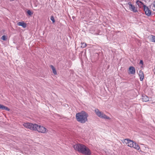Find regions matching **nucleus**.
<instances>
[{
	"mask_svg": "<svg viewBox=\"0 0 155 155\" xmlns=\"http://www.w3.org/2000/svg\"><path fill=\"white\" fill-rule=\"evenodd\" d=\"M23 125L25 127L27 128L38 132L39 133L46 134L48 131V130L44 127L36 124H32L28 122L25 123Z\"/></svg>",
	"mask_w": 155,
	"mask_h": 155,
	"instance_id": "nucleus-1",
	"label": "nucleus"
},
{
	"mask_svg": "<svg viewBox=\"0 0 155 155\" xmlns=\"http://www.w3.org/2000/svg\"><path fill=\"white\" fill-rule=\"evenodd\" d=\"M87 114L84 111H82L76 114V117L77 120L81 123H84L87 121Z\"/></svg>",
	"mask_w": 155,
	"mask_h": 155,
	"instance_id": "nucleus-2",
	"label": "nucleus"
},
{
	"mask_svg": "<svg viewBox=\"0 0 155 155\" xmlns=\"http://www.w3.org/2000/svg\"><path fill=\"white\" fill-rule=\"evenodd\" d=\"M122 142L124 144L127 145V146L131 148H134V149L139 150L140 149L139 146L135 142L128 138L122 140Z\"/></svg>",
	"mask_w": 155,
	"mask_h": 155,
	"instance_id": "nucleus-3",
	"label": "nucleus"
},
{
	"mask_svg": "<svg viewBox=\"0 0 155 155\" xmlns=\"http://www.w3.org/2000/svg\"><path fill=\"white\" fill-rule=\"evenodd\" d=\"M95 112L96 115L99 117L106 119L110 120V117L107 115L103 113L100 111L98 109H95Z\"/></svg>",
	"mask_w": 155,
	"mask_h": 155,
	"instance_id": "nucleus-4",
	"label": "nucleus"
},
{
	"mask_svg": "<svg viewBox=\"0 0 155 155\" xmlns=\"http://www.w3.org/2000/svg\"><path fill=\"white\" fill-rule=\"evenodd\" d=\"M85 146L84 144L78 143L74 145L73 146L74 150L78 151L79 152L81 153L85 147Z\"/></svg>",
	"mask_w": 155,
	"mask_h": 155,
	"instance_id": "nucleus-5",
	"label": "nucleus"
},
{
	"mask_svg": "<svg viewBox=\"0 0 155 155\" xmlns=\"http://www.w3.org/2000/svg\"><path fill=\"white\" fill-rule=\"evenodd\" d=\"M128 5H129V8L130 11L134 12H138L137 8L134 5L132 4L130 2H128Z\"/></svg>",
	"mask_w": 155,
	"mask_h": 155,
	"instance_id": "nucleus-6",
	"label": "nucleus"
},
{
	"mask_svg": "<svg viewBox=\"0 0 155 155\" xmlns=\"http://www.w3.org/2000/svg\"><path fill=\"white\" fill-rule=\"evenodd\" d=\"M81 153L85 155H90L91 152L90 149L85 146Z\"/></svg>",
	"mask_w": 155,
	"mask_h": 155,
	"instance_id": "nucleus-7",
	"label": "nucleus"
},
{
	"mask_svg": "<svg viewBox=\"0 0 155 155\" xmlns=\"http://www.w3.org/2000/svg\"><path fill=\"white\" fill-rule=\"evenodd\" d=\"M143 9L146 15L149 16L151 15V11L147 6L143 5Z\"/></svg>",
	"mask_w": 155,
	"mask_h": 155,
	"instance_id": "nucleus-8",
	"label": "nucleus"
},
{
	"mask_svg": "<svg viewBox=\"0 0 155 155\" xmlns=\"http://www.w3.org/2000/svg\"><path fill=\"white\" fill-rule=\"evenodd\" d=\"M136 72L135 68L133 66H130L129 68L128 73L130 74H134Z\"/></svg>",
	"mask_w": 155,
	"mask_h": 155,
	"instance_id": "nucleus-9",
	"label": "nucleus"
},
{
	"mask_svg": "<svg viewBox=\"0 0 155 155\" xmlns=\"http://www.w3.org/2000/svg\"><path fill=\"white\" fill-rule=\"evenodd\" d=\"M140 81H142L144 78V74L143 72L141 70L139 71L138 74Z\"/></svg>",
	"mask_w": 155,
	"mask_h": 155,
	"instance_id": "nucleus-10",
	"label": "nucleus"
},
{
	"mask_svg": "<svg viewBox=\"0 0 155 155\" xmlns=\"http://www.w3.org/2000/svg\"><path fill=\"white\" fill-rule=\"evenodd\" d=\"M17 25L18 26H21L24 28L26 27V24L24 22H19L17 23Z\"/></svg>",
	"mask_w": 155,
	"mask_h": 155,
	"instance_id": "nucleus-11",
	"label": "nucleus"
},
{
	"mask_svg": "<svg viewBox=\"0 0 155 155\" xmlns=\"http://www.w3.org/2000/svg\"><path fill=\"white\" fill-rule=\"evenodd\" d=\"M0 109H2L3 110H6L9 111L10 109L6 106H5L3 105L0 104Z\"/></svg>",
	"mask_w": 155,
	"mask_h": 155,
	"instance_id": "nucleus-12",
	"label": "nucleus"
},
{
	"mask_svg": "<svg viewBox=\"0 0 155 155\" xmlns=\"http://www.w3.org/2000/svg\"><path fill=\"white\" fill-rule=\"evenodd\" d=\"M136 4L140 7H141L142 6L143 7V5H144L142 2L139 0L137 1Z\"/></svg>",
	"mask_w": 155,
	"mask_h": 155,
	"instance_id": "nucleus-13",
	"label": "nucleus"
},
{
	"mask_svg": "<svg viewBox=\"0 0 155 155\" xmlns=\"http://www.w3.org/2000/svg\"><path fill=\"white\" fill-rule=\"evenodd\" d=\"M51 68L52 69V71L53 73L55 74L56 75L57 74V72L56 70L54 68V67L52 65H51L50 66Z\"/></svg>",
	"mask_w": 155,
	"mask_h": 155,
	"instance_id": "nucleus-14",
	"label": "nucleus"
},
{
	"mask_svg": "<svg viewBox=\"0 0 155 155\" xmlns=\"http://www.w3.org/2000/svg\"><path fill=\"white\" fill-rule=\"evenodd\" d=\"M151 41L155 42V36L151 35L150 36Z\"/></svg>",
	"mask_w": 155,
	"mask_h": 155,
	"instance_id": "nucleus-15",
	"label": "nucleus"
},
{
	"mask_svg": "<svg viewBox=\"0 0 155 155\" xmlns=\"http://www.w3.org/2000/svg\"><path fill=\"white\" fill-rule=\"evenodd\" d=\"M141 100L143 101L147 102L149 100V97H142Z\"/></svg>",
	"mask_w": 155,
	"mask_h": 155,
	"instance_id": "nucleus-16",
	"label": "nucleus"
},
{
	"mask_svg": "<svg viewBox=\"0 0 155 155\" xmlns=\"http://www.w3.org/2000/svg\"><path fill=\"white\" fill-rule=\"evenodd\" d=\"M27 13L29 15H32L33 14V13L31 12V11L29 10H28L27 11Z\"/></svg>",
	"mask_w": 155,
	"mask_h": 155,
	"instance_id": "nucleus-17",
	"label": "nucleus"
},
{
	"mask_svg": "<svg viewBox=\"0 0 155 155\" xmlns=\"http://www.w3.org/2000/svg\"><path fill=\"white\" fill-rule=\"evenodd\" d=\"M81 47L82 48H84L85 47H86V44L85 43H81Z\"/></svg>",
	"mask_w": 155,
	"mask_h": 155,
	"instance_id": "nucleus-18",
	"label": "nucleus"
},
{
	"mask_svg": "<svg viewBox=\"0 0 155 155\" xmlns=\"http://www.w3.org/2000/svg\"><path fill=\"white\" fill-rule=\"evenodd\" d=\"M51 20L52 21L53 23H54L55 22V20L54 19V16H51Z\"/></svg>",
	"mask_w": 155,
	"mask_h": 155,
	"instance_id": "nucleus-19",
	"label": "nucleus"
},
{
	"mask_svg": "<svg viewBox=\"0 0 155 155\" xmlns=\"http://www.w3.org/2000/svg\"><path fill=\"white\" fill-rule=\"evenodd\" d=\"M1 39L3 40H6V37L5 35H3Z\"/></svg>",
	"mask_w": 155,
	"mask_h": 155,
	"instance_id": "nucleus-20",
	"label": "nucleus"
},
{
	"mask_svg": "<svg viewBox=\"0 0 155 155\" xmlns=\"http://www.w3.org/2000/svg\"><path fill=\"white\" fill-rule=\"evenodd\" d=\"M140 64L142 65L141 67V68H143V61L142 60H141L140 62Z\"/></svg>",
	"mask_w": 155,
	"mask_h": 155,
	"instance_id": "nucleus-21",
	"label": "nucleus"
},
{
	"mask_svg": "<svg viewBox=\"0 0 155 155\" xmlns=\"http://www.w3.org/2000/svg\"><path fill=\"white\" fill-rule=\"evenodd\" d=\"M153 5L154 7L155 8V1L153 2Z\"/></svg>",
	"mask_w": 155,
	"mask_h": 155,
	"instance_id": "nucleus-22",
	"label": "nucleus"
},
{
	"mask_svg": "<svg viewBox=\"0 0 155 155\" xmlns=\"http://www.w3.org/2000/svg\"><path fill=\"white\" fill-rule=\"evenodd\" d=\"M140 151H142L141 150H140Z\"/></svg>",
	"mask_w": 155,
	"mask_h": 155,
	"instance_id": "nucleus-23",
	"label": "nucleus"
}]
</instances>
